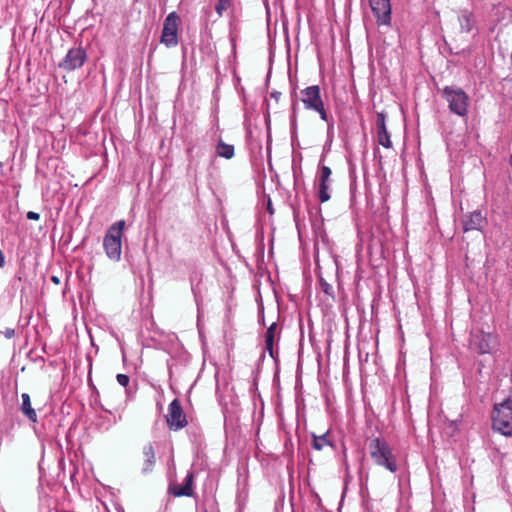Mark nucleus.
Here are the masks:
<instances>
[{"label": "nucleus", "instance_id": "nucleus-29", "mask_svg": "<svg viewBox=\"0 0 512 512\" xmlns=\"http://www.w3.org/2000/svg\"><path fill=\"white\" fill-rule=\"evenodd\" d=\"M268 210H269V212H270L271 214L273 213V210H272V208H271V203H270V202L268 203Z\"/></svg>", "mask_w": 512, "mask_h": 512}, {"label": "nucleus", "instance_id": "nucleus-7", "mask_svg": "<svg viewBox=\"0 0 512 512\" xmlns=\"http://www.w3.org/2000/svg\"><path fill=\"white\" fill-rule=\"evenodd\" d=\"M167 426L170 430L178 431L188 425L185 413L183 412L180 401L176 398L168 406L166 415Z\"/></svg>", "mask_w": 512, "mask_h": 512}, {"label": "nucleus", "instance_id": "nucleus-14", "mask_svg": "<svg viewBox=\"0 0 512 512\" xmlns=\"http://www.w3.org/2000/svg\"><path fill=\"white\" fill-rule=\"evenodd\" d=\"M143 462L141 471L143 474H149L153 471L156 464V454L151 442L146 443L142 448Z\"/></svg>", "mask_w": 512, "mask_h": 512}, {"label": "nucleus", "instance_id": "nucleus-30", "mask_svg": "<svg viewBox=\"0 0 512 512\" xmlns=\"http://www.w3.org/2000/svg\"><path fill=\"white\" fill-rule=\"evenodd\" d=\"M191 152H192V148H188V149H187V153H188V156H189V157H190Z\"/></svg>", "mask_w": 512, "mask_h": 512}, {"label": "nucleus", "instance_id": "nucleus-13", "mask_svg": "<svg viewBox=\"0 0 512 512\" xmlns=\"http://www.w3.org/2000/svg\"><path fill=\"white\" fill-rule=\"evenodd\" d=\"M385 114L383 112L377 113L376 129H377V140L380 145L384 148H391L392 142L390 134L386 128Z\"/></svg>", "mask_w": 512, "mask_h": 512}, {"label": "nucleus", "instance_id": "nucleus-6", "mask_svg": "<svg viewBox=\"0 0 512 512\" xmlns=\"http://www.w3.org/2000/svg\"><path fill=\"white\" fill-rule=\"evenodd\" d=\"M181 24L180 16L175 12H170L164 20L160 42L166 47L171 48L178 45V31Z\"/></svg>", "mask_w": 512, "mask_h": 512}, {"label": "nucleus", "instance_id": "nucleus-16", "mask_svg": "<svg viewBox=\"0 0 512 512\" xmlns=\"http://www.w3.org/2000/svg\"><path fill=\"white\" fill-rule=\"evenodd\" d=\"M461 30L463 32H470L474 26V18L471 12L463 10L458 16Z\"/></svg>", "mask_w": 512, "mask_h": 512}, {"label": "nucleus", "instance_id": "nucleus-8", "mask_svg": "<svg viewBox=\"0 0 512 512\" xmlns=\"http://www.w3.org/2000/svg\"><path fill=\"white\" fill-rule=\"evenodd\" d=\"M331 175L332 171L330 167L326 165H320L317 174L318 191L317 197L321 203H325L330 200V189H331Z\"/></svg>", "mask_w": 512, "mask_h": 512}, {"label": "nucleus", "instance_id": "nucleus-1", "mask_svg": "<svg viewBox=\"0 0 512 512\" xmlns=\"http://www.w3.org/2000/svg\"><path fill=\"white\" fill-rule=\"evenodd\" d=\"M369 454L373 462L391 473L398 471L397 457L388 442L380 437L373 438L368 444Z\"/></svg>", "mask_w": 512, "mask_h": 512}, {"label": "nucleus", "instance_id": "nucleus-4", "mask_svg": "<svg viewBox=\"0 0 512 512\" xmlns=\"http://www.w3.org/2000/svg\"><path fill=\"white\" fill-rule=\"evenodd\" d=\"M442 97L448 103L451 113L459 117H465L468 114L470 98L463 89L455 86H445L442 89Z\"/></svg>", "mask_w": 512, "mask_h": 512}, {"label": "nucleus", "instance_id": "nucleus-28", "mask_svg": "<svg viewBox=\"0 0 512 512\" xmlns=\"http://www.w3.org/2000/svg\"><path fill=\"white\" fill-rule=\"evenodd\" d=\"M487 352H488V349L486 348L485 345L480 346V353H487Z\"/></svg>", "mask_w": 512, "mask_h": 512}, {"label": "nucleus", "instance_id": "nucleus-21", "mask_svg": "<svg viewBox=\"0 0 512 512\" xmlns=\"http://www.w3.org/2000/svg\"><path fill=\"white\" fill-rule=\"evenodd\" d=\"M273 344H274V339H265V346H266V350L268 351L269 355L272 357V358H275V353H274V349H273Z\"/></svg>", "mask_w": 512, "mask_h": 512}, {"label": "nucleus", "instance_id": "nucleus-27", "mask_svg": "<svg viewBox=\"0 0 512 512\" xmlns=\"http://www.w3.org/2000/svg\"><path fill=\"white\" fill-rule=\"evenodd\" d=\"M6 337L11 338L14 335L13 329H8L5 333Z\"/></svg>", "mask_w": 512, "mask_h": 512}, {"label": "nucleus", "instance_id": "nucleus-17", "mask_svg": "<svg viewBox=\"0 0 512 512\" xmlns=\"http://www.w3.org/2000/svg\"><path fill=\"white\" fill-rule=\"evenodd\" d=\"M216 154L219 157H223L225 159H231L234 157V146L230 144H226L222 140L216 146Z\"/></svg>", "mask_w": 512, "mask_h": 512}, {"label": "nucleus", "instance_id": "nucleus-32", "mask_svg": "<svg viewBox=\"0 0 512 512\" xmlns=\"http://www.w3.org/2000/svg\"><path fill=\"white\" fill-rule=\"evenodd\" d=\"M324 291H325L326 293H329V291H328V287H325Z\"/></svg>", "mask_w": 512, "mask_h": 512}, {"label": "nucleus", "instance_id": "nucleus-10", "mask_svg": "<svg viewBox=\"0 0 512 512\" xmlns=\"http://www.w3.org/2000/svg\"><path fill=\"white\" fill-rule=\"evenodd\" d=\"M87 60V54L81 47L71 48L65 58L59 63V67L66 71H73L84 65Z\"/></svg>", "mask_w": 512, "mask_h": 512}, {"label": "nucleus", "instance_id": "nucleus-23", "mask_svg": "<svg viewBox=\"0 0 512 512\" xmlns=\"http://www.w3.org/2000/svg\"><path fill=\"white\" fill-rule=\"evenodd\" d=\"M27 218H28L29 220L37 221V220H39L40 215H39V213H37V212L29 211V212L27 213Z\"/></svg>", "mask_w": 512, "mask_h": 512}, {"label": "nucleus", "instance_id": "nucleus-25", "mask_svg": "<svg viewBox=\"0 0 512 512\" xmlns=\"http://www.w3.org/2000/svg\"><path fill=\"white\" fill-rule=\"evenodd\" d=\"M5 264V257L3 252L0 250V268H2Z\"/></svg>", "mask_w": 512, "mask_h": 512}, {"label": "nucleus", "instance_id": "nucleus-26", "mask_svg": "<svg viewBox=\"0 0 512 512\" xmlns=\"http://www.w3.org/2000/svg\"><path fill=\"white\" fill-rule=\"evenodd\" d=\"M50 279H51V281H52L54 284H56V285H58V284L60 283V279H59V277H58V276L53 275V276H51V278H50Z\"/></svg>", "mask_w": 512, "mask_h": 512}, {"label": "nucleus", "instance_id": "nucleus-3", "mask_svg": "<svg viewBox=\"0 0 512 512\" xmlns=\"http://www.w3.org/2000/svg\"><path fill=\"white\" fill-rule=\"evenodd\" d=\"M492 427L504 436L512 435V400L505 399L494 405Z\"/></svg>", "mask_w": 512, "mask_h": 512}, {"label": "nucleus", "instance_id": "nucleus-31", "mask_svg": "<svg viewBox=\"0 0 512 512\" xmlns=\"http://www.w3.org/2000/svg\"><path fill=\"white\" fill-rule=\"evenodd\" d=\"M509 162H510V165H511V167H512V155L510 156V160H509Z\"/></svg>", "mask_w": 512, "mask_h": 512}, {"label": "nucleus", "instance_id": "nucleus-18", "mask_svg": "<svg viewBox=\"0 0 512 512\" xmlns=\"http://www.w3.org/2000/svg\"><path fill=\"white\" fill-rule=\"evenodd\" d=\"M312 446L315 450H322L325 446H332V442L328 439V433L321 436L313 435Z\"/></svg>", "mask_w": 512, "mask_h": 512}, {"label": "nucleus", "instance_id": "nucleus-24", "mask_svg": "<svg viewBox=\"0 0 512 512\" xmlns=\"http://www.w3.org/2000/svg\"><path fill=\"white\" fill-rule=\"evenodd\" d=\"M281 95H282L281 92H278V91H273L270 94L271 98H274L276 101H279Z\"/></svg>", "mask_w": 512, "mask_h": 512}, {"label": "nucleus", "instance_id": "nucleus-12", "mask_svg": "<svg viewBox=\"0 0 512 512\" xmlns=\"http://www.w3.org/2000/svg\"><path fill=\"white\" fill-rule=\"evenodd\" d=\"M486 222V218L483 216L480 210H475L463 216L462 224L464 232L472 230H481Z\"/></svg>", "mask_w": 512, "mask_h": 512}, {"label": "nucleus", "instance_id": "nucleus-19", "mask_svg": "<svg viewBox=\"0 0 512 512\" xmlns=\"http://www.w3.org/2000/svg\"><path fill=\"white\" fill-rule=\"evenodd\" d=\"M234 8V0H217L215 11L219 17H222L224 12Z\"/></svg>", "mask_w": 512, "mask_h": 512}, {"label": "nucleus", "instance_id": "nucleus-2", "mask_svg": "<svg viewBox=\"0 0 512 512\" xmlns=\"http://www.w3.org/2000/svg\"><path fill=\"white\" fill-rule=\"evenodd\" d=\"M124 227L125 221L119 220L109 227L104 236V251L106 256L112 261H119L121 259L122 235Z\"/></svg>", "mask_w": 512, "mask_h": 512}, {"label": "nucleus", "instance_id": "nucleus-15", "mask_svg": "<svg viewBox=\"0 0 512 512\" xmlns=\"http://www.w3.org/2000/svg\"><path fill=\"white\" fill-rule=\"evenodd\" d=\"M22 404L21 412L32 422H37V414L34 408L31 406L30 396L27 393L21 395Z\"/></svg>", "mask_w": 512, "mask_h": 512}, {"label": "nucleus", "instance_id": "nucleus-11", "mask_svg": "<svg viewBox=\"0 0 512 512\" xmlns=\"http://www.w3.org/2000/svg\"><path fill=\"white\" fill-rule=\"evenodd\" d=\"M369 4L379 26L391 24L390 0H369Z\"/></svg>", "mask_w": 512, "mask_h": 512}, {"label": "nucleus", "instance_id": "nucleus-5", "mask_svg": "<svg viewBox=\"0 0 512 512\" xmlns=\"http://www.w3.org/2000/svg\"><path fill=\"white\" fill-rule=\"evenodd\" d=\"M300 100L307 110L319 113L323 121L328 122V115L321 97V89L318 85L306 87L300 91Z\"/></svg>", "mask_w": 512, "mask_h": 512}, {"label": "nucleus", "instance_id": "nucleus-9", "mask_svg": "<svg viewBox=\"0 0 512 512\" xmlns=\"http://www.w3.org/2000/svg\"><path fill=\"white\" fill-rule=\"evenodd\" d=\"M167 492L174 497H194V472L189 470L182 484L170 482Z\"/></svg>", "mask_w": 512, "mask_h": 512}, {"label": "nucleus", "instance_id": "nucleus-22", "mask_svg": "<svg viewBox=\"0 0 512 512\" xmlns=\"http://www.w3.org/2000/svg\"><path fill=\"white\" fill-rule=\"evenodd\" d=\"M117 382L123 386V387H126L128 384H129V381H130V378L128 375L126 374H118L117 377Z\"/></svg>", "mask_w": 512, "mask_h": 512}, {"label": "nucleus", "instance_id": "nucleus-20", "mask_svg": "<svg viewBox=\"0 0 512 512\" xmlns=\"http://www.w3.org/2000/svg\"><path fill=\"white\" fill-rule=\"evenodd\" d=\"M276 329H277V324L276 322H273L267 329L266 333H265V339H274L275 338V333H276Z\"/></svg>", "mask_w": 512, "mask_h": 512}]
</instances>
